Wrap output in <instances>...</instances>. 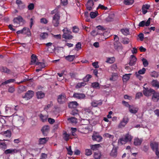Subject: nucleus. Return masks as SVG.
Here are the masks:
<instances>
[{
	"label": "nucleus",
	"instance_id": "27",
	"mask_svg": "<svg viewBox=\"0 0 159 159\" xmlns=\"http://www.w3.org/2000/svg\"><path fill=\"white\" fill-rule=\"evenodd\" d=\"M39 117L42 121L43 122H44L46 121L48 118V115H44L42 114H41L39 115Z\"/></svg>",
	"mask_w": 159,
	"mask_h": 159
},
{
	"label": "nucleus",
	"instance_id": "46",
	"mask_svg": "<svg viewBox=\"0 0 159 159\" xmlns=\"http://www.w3.org/2000/svg\"><path fill=\"white\" fill-rule=\"evenodd\" d=\"M64 34L63 35H67L68 34H70L71 33V32L68 30V29L67 28H64L62 30Z\"/></svg>",
	"mask_w": 159,
	"mask_h": 159
},
{
	"label": "nucleus",
	"instance_id": "51",
	"mask_svg": "<svg viewBox=\"0 0 159 159\" xmlns=\"http://www.w3.org/2000/svg\"><path fill=\"white\" fill-rule=\"evenodd\" d=\"M129 39L127 38H123L122 43L124 44H127L129 43Z\"/></svg>",
	"mask_w": 159,
	"mask_h": 159
},
{
	"label": "nucleus",
	"instance_id": "50",
	"mask_svg": "<svg viewBox=\"0 0 159 159\" xmlns=\"http://www.w3.org/2000/svg\"><path fill=\"white\" fill-rule=\"evenodd\" d=\"M97 12H92L90 13V16L91 18H94L97 16Z\"/></svg>",
	"mask_w": 159,
	"mask_h": 159
},
{
	"label": "nucleus",
	"instance_id": "30",
	"mask_svg": "<svg viewBox=\"0 0 159 159\" xmlns=\"http://www.w3.org/2000/svg\"><path fill=\"white\" fill-rule=\"evenodd\" d=\"M75 57V55H69L65 57L66 59L69 61H73Z\"/></svg>",
	"mask_w": 159,
	"mask_h": 159
},
{
	"label": "nucleus",
	"instance_id": "59",
	"mask_svg": "<svg viewBox=\"0 0 159 159\" xmlns=\"http://www.w3.org/2000/svg\"><path fill=\"white\" fill-rule=\"evenodd\" d=\"M142 61L143 62V64L145 67L147 66H148V63L146 59L144 58H143L142 59Z\"/></svg>",
	"mask_w": 159,
	"mask_h": 159
},
{
	"label": "nucleus",
	"instance_id": "54",
	"mask_svg": "<svg viewBox=\"0 0 159 159\" xmlns=\"http://www.w3.org/2000/svg\"><path fill=\"white\" fill-rule=\"evenodd\" d=\"M84 131H81L82 132H84V133L86 134L88 133L90 131L87 125H85V127H84Z\"/></svg>",
	"mask_w": 159,
	"mask_h": 159
},
{
	"label": "nucleus",
	"instance_id": "12",
	"mask_svg": "<svg viewBox=\"0 0 159 159\" xmlns=\"http://www.w3.org/2000/svg\"><path fill=\"white\" fill-rule=\"evenodd\" d=\"M73 97L78 99H81L84 98L85 96L83 93H75L73 94Z\"/></svg>",
	"mask_w": 159,
	"mask_h": 159
},
{
	"label": "nucleus",
	"instance_id": "62",
	"mask_svg": "<svg viewBox=\"0 0 159 159\" xmlns=\"http://www.w3.org/2000/svg\"><path fill=\"white\" fill-rule=\"evenodd\" d=\"M40 22L42 24H46L48 22V20L45 18H42L40 19Z\"/></svg>",
	"mask_w": 159,
	"mask_h": 159
},
{
	"label": "nucleus",
	"instance_id": "5",
	"mask_svg": "<svg viewBox=\"0 0 159 159\" xmlns=\"http://www.w3.org/2000/svg\"><path fill=\"white\" fill-rule=\"evenodd\" d=\"M66 96L64 94H62L58 96L57 101L60 104L66 102Z\"/></svg>",
	"mask_w": 159,
	"mask_h": 159
},
{
	"label": "nucleus",
	"instance_id": "9",
	"mask_svg": "<svg viewBox=\"0 0 159 159\" xmlns=\"http://www.w3.org/2000/svg\"><path fill=\"white\" fill-rule=\"evenodd\" d=\"M50 130V127L49 126L45 125L43 126L41 131L44 135H47V134L48 133Z\"/></svg>",
	"mask_w": 159,
	"mask_h": 159
},
{
	"label": "nucleus",
	"instance_id": "26",
	"mask_svg": "<svg viewBox=\"0 0 159 159\" xmlns=\"http://www.w3.org/2000/svg\"><path fill=\"white\" fill-rule=\"evenodd\" d=\"M131 74H125L123 76L122 80L124 82H126L130 78Z\"/></svg>",
	"mask_w": 159,
	"mask_h": 159
},
{
	"label": "nucleus",
	"instance_id": "58",
	"mask_svg": "<svg viewBox=\"0 0 159 159\" xmlns=\"http://www.w3.org/2000/svg\"><path fill=\"white\" fill-rule=\"evenodd\" d=\"M69 135L66 133H64L63 134V138L66 141H67L69 139Z\"/></svg>",
	"mask_w": 159,
	"mask_h": 159
},
{
	"label": "nucleus",
	"instance_id": "41",
	"mask_svg": "<svg viewBox=\"0 0 159 159\" xmlns=\"http://www.w3.org/2000/svg\"><path fill=\"white\" fill-rule=\"evenodd\" d=\"M86 84L85 82H82L78 83L76 86V88L77 89L79 88L82 86H84L86 85Z\"/></svg>",
	"mask_w": 159,
	"mask_h": 159
},
{
	"label": "nucleus",
	"instance_id": "48",
	"mask_svg": "<svg viewBox=\"0 0 159 159\" xmlns=\"http://www.w3.org/2000/svg\"><path fill=\"white\" fill-rule=\"evenodd\" d=\"M146 69L144 68H143L142 69L140 70L138 72L135 73L140 75H143L145 73Z\"/></svg>",
	"mask_w": 159,
	"mask_h": 159
},
{
	"label": "nucleus",
	"instance_id": "13",
	"mask_svg": "<svg viewBox=\"0 0 159 159\" xmlns=\"http://www.w3.org/2000/svg\"><path fill=\"white\" fill-rule=\"evenodd\" d=\"M152 94H153L152 97V100L155 102H157L159 100V93L156 92L154 91Z\"/></svg>",
	"mask_w": 159,
	"mask_h": 159
},
{
	"label": "nucleus",
	"instance_id": "11",
	"mask_svg": "<svg viewBox=\"0 0 159 159\" xmlns=\"http://www.w3.org/2000/svg\"><path fill=\"white\" fill-rule=\"evenodd\" d=\"M93 0H89L87 2L86 6L87 10L90 11L93 8Z\"/></svg>",
	"mask_w": 159,
	"mask_h": 159
},
{
	"label": "nucleus",
	"instance_id": "53",
	"mask_svg": "<svg viewBox=\"0 0 159 159\" xmlns=\"http://www.w3.org/2000/svg\"><path fill=\"white\" fill-rule=\"evenodd\" d=\"M7 148L6 144L5 143H0V148L3 149H5Z\"/></svg>",
	"mask_w": 159,
	"mask_h": 159
},
{
	"label": "nucleus",
	"instance_id": "63",
	"mask_svg": "<svg viewBox=\"0 0 159 159\" xmlns=\"http://www.w3.org/2000/svg\"><path fill=\"white\" fill-rule=\"evenodd\" d=\"M63 38L66 39H72L73 37L71 35H70L69 34H68L67 35H63Z\"/></svg>",
	"mask_w": 159,
	"mask_h": 159
},
{
	"label": "nucleus",
	"instance_id": "1",
	"mask_svg": "<svg viewBox=\"0 0 159 159\" xmlns=\"http://www.w3.org/2000/svg\"><path fill=\"white\" fill-rule=\"evenodd\" d=\"M133 139V137L128 133L126 134L124 138H122L119 139L118 141L119 144H123L128 142H130Z\"/></svg>",
	"mask_w": 159,
	"mask_h": 159
},
{
	"label": "nucleus",
	"instance_id": "10",
	"mask_svg": "<svg viewBox=\"0 0 159 159\" xmlns=\"http://www.w3.org/2000/svg\"><path fill=\"white\" fill-rule=\"evenodd\" d=\"M112 145L113 147L110 153V155L112 157H115L117 156V147H115L113 144Z\"/></svg>",
	"mask_w": 159,
	"mask_h": 159
},
{
	"label": "nucleus",
	"instance_id": "34",
	"mask_svg": "<svg viewBox=\"0 0 159 159\" xmlns=\"http://www.w3.org/2000/svg\"><path fill=\"white\" fill-rule=\"evenodd\" d=\"M100 147L101 146L99 144H97L91 145L90 147L91 149L93 150H98Z\"/></svg>",
	"mask_w": 159,
	"mask_h": 159
},
{
	"label": "nucleus",
	"instance_id": "4",
	"mask_svg": "<svg viewBox=\"0 0 159 159\" xmlns=\"http://www.w3.org/2000/svg\"><path fill=\"white\" fill-rule=\"evenodd\" d=\"M129 120V119L128 117L127 116H125L119 124L118 127L119 128L124 127L128 123Z\"/></svg>",
	"mask_w": 159,
	"mask_h": 159
},
{
	"label": "nucleus",
	"instance_id": "47",
	"mask_svg": "<svg viewBox=\"0 0 159 159\" xmlns=\"http://www.w3.org/2000/svg\"><path fill=\"white\" fill-rule=\"evenodd\" d=\"M68 120L72 123H76L77 122V119L74 117H71L70 118H68Z\"/></svg>",
	"mask_w": 159,
	"mask_h": 159
},
{
	"label": "nucleus",
	"instance_id": "2",
	"mask_svg": "<svg viewBox=\"0 0 159 159\" xmlns=\"http://www.w3.org/2000/svg\"><path fill=\"white\" fill-rule=\"evenodd\" d=\"M60 16L59 14L58 13H56L53 16L52 18V23L55 27H57L59 24V20Z\"/></svg>",
	"mask_w": 159,
	"mask_h": 159
},
{
	"label": "nucleus",
	"instance_id": "56",
	"mask_svg": "<svg viewBox=\"0 0 159 159\" xmlns=\"http://www.w3.org/2000/svg\"><path fill=\"white\" fill-rule=\"evenodd\" d=\"M104 136L106 138H108L111 139H113L114 138L113 135L110 134L108 133H105L104 134Z\"/></svg>",
	"mask_w": 159,
	"mask_h": 159
},
{
	"label": "nucleus",
	"instance_id": "7",
	"mask_svg": "<svg viewBox=\"0 0 159 159\" xmlns=\"http://www.w3.org/2000/svg\"><path fill=\"white\" fill-rule=\"evenodd\" d=\"M34 95V92L33 91L29 90L25 93L23 98H25L27 100H28L31 98Z\"/></svg>",
	"mask_w": 159,
	"mask_h": 159
},
{
	"label": "nucleus",
	"instance_id": "52",
	"mask_svg": "<svg viewBox=\"0 0 159 159\" xmlns=\"http://www.w3.org/2000/svg\"><path fill=\"white\" fill-rule=\"evenodd\" d=\"M92 154V152L90 149H85V154L87 156L91 155Z\"/></svg>",
	"mask_w": 159,
	"mask_h": 159
},
{
	"label": "nucleus",
	"instance_id": "45",
	"mask_svg": "<svg viewBox=\"0 0 159 159\" xmlns=\"http://www.w3.org/2000/svg\"><path fill=\"white\" fill-rule=\"evenodd\" d=\"M134 0H124V2L125 4L130 5L132 4L134 2Z\"/></svg>",
	"mask_w": 159,
	"mask_h": 159
},
{
	"label": "nucleus",
	"instance_id": "16",
	"mask_svg": "<svg viewBox=\"0 0 159 159\" xmlns=\"http://www.w3.org/2000/svg\"><path fill=\"white\" fill-rule=\"evenodd\" d=\"M150 146L153 151H156L158 149L159 144L157 142H153L150 143Z\"/></svg>",
	"mask_w": 159,
	"mask_h": 159
},
{
	"label": "nucleus",
	"instance_id": "18",
	"mask_svg": "<svg viewBox=\"0 0 159 159\" xmlns=\"http://www.w3.org/2000/svg\"><path fill=\"white\" fill-rule=\"evenodd\" d=\"M142 141V139L136 137L134 139V144L136 146H139L141 145Z\"/></svg>",
	"mask_w": 159,
	"mask_h": 159
},
{
	"label": "nucleus",
	"instance_id": "35",
	"mask_svg": "<svg viewBox=\"0 0 159 159\" xmlns=\"http://www.w3.org/2000/svg\"><path fill=\"white\" fill-rule=\"evenodd\" d=\"M121 32L125 35H127L129 34V30L127 28L121 29Z\"/></svg>",
	"mask_w": 159,
	"mask_h": 159
},
{
	"label": "nucleus",
	"instance_id": "60",
	"mask_svg": "<svg viewBox=\"0 0 159 159\" xmlns=\"http://www.w3.org/2000/svg\"><path fill=\"white\" fill-rule=\"evenodd\" d=\"M79 31V28L76 26H74L73 27V32L75 33H77Z\"/></svg>",
	"mask_w": 159,
	"mask_h": 159
},
{
	"label": "nucleus",
	"instance_id": "36",
	"mask_svg": "<svg viewBox=\"0 0 159 159\" xmlns=\"http://www.w3.org/2000/svg\"><path fill=\"white\" fill-rule=\"evenodd\" d=\"M23 29H25L24 30H23V34H27L28 35H30L31 33L29 28L26 27H24Z\"/></svg>",
	"mask_w": 159,
	"mask_h": 159
},
{
	"label": "nucleus",
	"instance_id": "39",
	"mask_svg": "<svg viewBox=\"0 0 159 159\" xmlns=\"http://www.w3.org/2000/svg\"><path fill=\"white\" fill-rule=\"evenodd\" d=\"M101 154L99 152H95L94 154V157L95 159H99L101 157Z\"/></svg>",
	"mask_w": 159,
	"mask_h": 159
},
{
	"label": "nucleus",
	"instance_id": "43",
	"mask_svg": "<svg viewBox=\"0 0 159 159\" xmlns=\"http://www.w3.org/2000/svg\"><path fill=\"white\" fill-rule=\"evenodd\" d=\"M15 81V80L14 79H11L9 80H7L5 81V82H2V83L1 85H4V84H8L11 83H12L14 82Z\"/></svg>",
	"mask_w": 159,
	"mask_h": 159
},
{
	"label": "nucleus",
	"instance_id": "17",
	"mask_svg": "<svg viewBox=\"0 0 159 159\" xmlns=\"http://www.w3.org/2000/svg\"><path fill=\"white\" fill-rule=\"evenodd\" d=\"M23 19L22 17L20 16H19L18 17L15 18L13 20V22L15 24H20L21 22H22Z\"/></svg>",
	"mask_w": 159,
	"mask_h": 159
},
{
	"label": "nucleus",
	"instance_id": "44",
	"mask_svg": "<svg viewBox=\"0 0 159 159\" xmlns=\"http://www.w3.org/2000/svg\"><path fill=\"white\" fill-rule=\"evenodd\" d=\"M101 34H102V33H99V32H98L96 29L95 30L92 31L91 33V35L93 36H95L97 35Z\"/></svg>",
	"mask_w": 159,
	"mask_h": 159
},
{
	"label": "nucleus",
	"instance_id": "33",
	"mask_svg": "<svg viewBox=\"0 0 159 159\" xmlns=\"http://www.w3.org/2000/svg\"><path fill=\"white\" fill-rule=\"evenodd\" d=\"M115 61V58L114 57L107 58L106 61V62L110 64L113 63Z\"/></svg>",
	"mask_w": 159,
	"mask_h": 159
},
{
	"label": "nucleus",
	"instance_id": "61",
	"mask_svg": "<svg viewBox=\"0 0 159 159\" xmlns=\"http://www.w3.org/2000/svg\"><path fill=\"white\" fill-rule=\"evenodd\" d=\"M143 96V94L141 92L137 93L136 95L135 98L136 99H139Z\"/></svg>",
	"mask_w": 159,
	"mask_h": 159
},
{
	"label": "nucleus",
	"instance_id": "57",
	"mask_svg": "<svg viewBox=\"0 0 159 159\" xmlns=\"http://www.w3.org/2000/svg\"><path fill=\"white\" fill-rule=\"evenodd\" d=\"M158 73L155 71H153L151 73V75L152 77L157 78L158 76Z\"/></svg>",
	"mask_w": 159,
	"mask_h": 159
},
{
	"label": "nucleus",
	"instance_id": "23",
	"mask_svg": "<svg viewBox=\"0 0 159 159\" xmlns=\"http://www.w3.org/2000/svg\"><path fill=\"white\" fill-rule=\"evenodd\" d=\"M102 104V101L100 100L98 101H93L91 102V105L93 107H96L98 105H101Z\"/></svg>",
	"mask_w": 159,
	"mask_h": 159
},
{
	"label": "nucleus",
	"instance_id": "49",
	"mask_svg": "<svg viewBox=\"0 0 159 159\" xmlns=\"http://www.w3.org/2000/svg\"><path fill=\"white\" fill-rule=\"evenodd\" d=\"M68 151V154L70 156L72 155L73 154V152L71 150V146H69L68 148H66Z\"/></svg>",
	"mask_w": 159,
	"mask_h": 159
},
{
	"label": "nucleus",
	"instance_id": "3",
	"mask_svg": "<svg viewBox=\"0 0 159 159\" xmlns=\"http://www.w3.org/2000/svg\"><path fill=\"white\" fill-rule=\"evenodd\" d=\"M16 118L17 120L16 122V124L18 127L22 126L25 121V119L23 116H17L16 115Z\"/></svg>",
	"mask_w": 159,
	"mask_h": 159
},
{
	"label": "nucleus",
	"instance_id": "19",
	"mask_svg": "<svg viewBox=\"0 0 159 159\" xmlns=\"http://www.w3.org/2000/svg\"><path fill=\"white\" fill-rule=\"evenodd\" d=\"M16 2L20 9H23L25 8V6L24 4L20 0H16Z\"/></svg>",
	"mask_w": 159,
	"mask_h": 159
},
{
	"label": "nucleus",
	"instance_id": "42",
	"mask_svg": "<svg viewBox=\"0 0 159 159\" xmlns=\"http://www.w3.org/2000/svg\"><path fill=\"white\" fill-rule=\"evenodd\" d=\"M91 86L95 89H99V84L97 82H93L92 83Z\"/></svg>",
	"mask_w": 159,
	"mask_h": 159
},
{
	"label": "nucleus",
	"instance_id": "38",
	"mask_svg": "<svg viewBox=\"0 0 159 159\" xmlns=\"http://www.w3.org/2000/svg\"><path fill=\"white\" fill-rule=\"evenodd\" d=\"M0 70L2 72L8 74L10 72V70L9 69L4 67H1Z\"/></svg>",
	"mask_w": 159,
	"mask_h": 159
},
{
	"label": "nucleus",
	"instance_id": "15",
	"mask_svg": "<svg viewBox=\"0 0 159 159\" xmlns=\"http://www.w3.org/2000/svg\"><path fill=\"white\" fill-rule=\"evenodd\" d=\"M137 60V58L134 55H131L130 57L129 65L130 66H133L135 64Z\"/></svg>",
	"mask_w": 159,
	"mask_h": 159
},
{
	"label": "nucleus",
	"instance_id": "24",
	"mask_svg": "<svg viewBox=\"0 0 159 159\" xmlns=\"http://www.w3.org/2000/svg\"><path fill=\"white\" fill-rule=\"evenodd\" d=\"M78 105V104L76 101L71 102L69 104V107L71 108H74Z\"/></svg>",
	"mask_w": 159,
	"mask_h": 159
},
{
	"label": "nucleus",
	"instance_id": "6",
	"mask_svg": "<svg viewBox=\"0 0 159 159\" xmlns=\"http://www.w3.org/2000/svg\"><path fill=\"white\" fill-rule=\"evenodd\" d=\"M143 88L144 89L143 91V94L145 96H149L151 95L154 91L153 89H145L144 87H143Z\"/></svg>",
	"mask_w": 159,
	"mask_h": 159
},
{
	"label": "nucleus",
	"instance_id": "40",
	"mask_svg": "<svg viewBox=\"0 0 159 159\" xmlns=\"http://www.w3.org/2000/svg\"><path fill=\"white\" fill-rule=\"evenodd\" d=\"M118 75L116 73H113L112 75V76L110 78V80L111 81H115L118 78Z\"/></svg>",
	"mask_w": 159,
	"mask_h": 159
},
{
	"label": "nucleus",
	"instance_id": "21",
	"mask_svg": "<svg viewBox=\"0 0 159 159\" xmlns=\"http://www.w3.org/2000/svg\"><path fill=\"white\" fill-rule=\"evenodd\" d=\"M138 109L137 107H135L133 106H129V112L134 114H135L138 111Z\"/></svg>",
	"mask_w": 159,
	"mask_h": 159
},
{
	"label": "nucleus",
	"instance_id": "25",
	"mask_svg": "<svg viewBox=\"0 0 159 159\" xmlns=\"http://www.w3.org/2000/svg\"><path fill=\"white\" fill-rule=\"evenodd\" d=\"M150 6L148 4L143 5L142 7V11L143 14H145L147 12V10L149 9Z\"/></svg>",
	"mask_w": 159,
	"mask_h": 159
},
{
	"label": "nucleus",
	"instance_id": "37",
	"mask_svg": "<svg viewBox=\"0 0 159 159\" xmlns=\"http://www.w3.org/2000/svg\"><path fill=\"white\" fill-rule=\"evenodd\" d=\"M37 96L38 98H42L44 96V94L41 91H39L37 93Z\"/></svg>",
	"mask_w": 159,
	"mask_h": 159
},
{
	"label": "nucleus",
	"instance_id": "14",
	"mask_svg": "<svg viewBox=\"0 0 159 159\" xmlns=\"http://www.w3.org/2000/svg\"><path fill=\"white\" fill-rule=\"evenodd\" d=\"M92 138L93 140L98 142L101 141L102 139V137L97 134H94L92 136Z\"/></svg>",
	"mask_w": 159,
	"mask_h": 159
},
{
	"label": "nucleus",
	"instance_id": "64",
	"mask_svg": "<svg viewBox=\"0 0 159 159\" xmlns=\"http://www.w3.org/2000/svg\"><path fill=\"white\" fill-rule=\"evenodd\" d=\"M98 8H101L102 10H106L107 9V7L100 4L99 5L98 7L97 8V9H98Z\"/></svg>",
	"mask_w": 159,
	"mask_h": 159
},
{
	"label": "nucleus",
	"instance_id": "32",
	"mask_svg": "<svg viewBox=\"0 0 159 159\" xmlns=\"http://www.w3.org/2000/svg\"><path fill=\"white\" fill-rule=\"evenodd\" d=\"M152 86L157 89L159 88V83L156 80H153L152 83Z\"/></svg>",
	"mask_w": 159,
	"mask_h": 159
},
{
	"label": "nucleus",
	"instance_id": "8",
	"mask_svg": "<svg viewBox=\"0 0 159 159\" xmlns=\"http://www.w3.org/2000/svg\"><path fill=\"white\" fill-rule=\"evenodd\" d=\"M19 151V150L16 149L10 148L4 151V153L6 154H14Z\"/></svg>",
	"mask_w": 159,
	"mask_h": 159
},
{
	"label": "nucleus",
	"instance_id": "20",
	"mask_svg": "<svg viewBox=\"0 0 159 159\" xmlns=\"http://www.w3.org/2000/svg\"><path fill=\"white\" fill-rule=\"evenodd\" d=\"M37 59V57L34 54H33L31 56V64H39L37 62H36Z\"/></svg>",
	"mask_w": 159,
	"mask_h": 159
},
{
	"label": "nucleus",
	"instance_id": "29",
	"mask_svg": "<svg viewBox=\"0 0 159 159\" xmlns=\"http://www.w3.org/2000/svg\"><path fill=\"white\" fill-rule=\"evenodd\" d=\"M48 34L46 32L41 33L40 35V39H44L48 38Z\"/></svg>",
	"mask_w": 159,
	"mask_h": 159
},
{
	"label": "nucleus",
	"instance_id": "28",
	"mask_svg": "<svg viewBox=\"0 0 159 159\" xmlns=\"http://www.w3.org/2000/svg\"><path fill=\"white\" fill-rule=\"evenodd\" d=\"M52 43H48L46 44V45L48 47V51L50 52H52L53 51V49H54V47L53 46V49H52L53 48H52Z\"/></svg>",
	"mask_w": 159,
	"mask_h": 159
},
{
	"label": "nucleus",
	"instance_id": "22",
	"mask_svg": "<svg viewBox=\"0 0 159 159\" xmlns=\"http://www.w3.org/2000/svg\"><path fill=\"white\" fill-rule=\"evenodd\" d=\"M48 140V138H41L39 139V143L40 144H44Z\"/></svg>",
	"mask_w": 159,
	"mask_h": 159
},
{
	"label": "nucleus",
	"instance_id": "55",
	"mask_svg": "<svg viewBox=\"0 0 159 159\" xmlns=\"http://www.w3.org/2000/svg\"><path fill=\"white\" fill-rule=\"evenodd\" d=\"M96 29L98 31V30H99V31H101V32H103L105 30V29H104V28L103 27L101 26V25H99L97 26Z\"/></svg>",
	"mask_w": 159,
	"mask_h": 159
},
{
	"label": "nucleus",
	"instance_id": "31",
	"mask_svg": "<svg viewBox=\"0 0 159 159\" xmlns=\"http://www.w3.org/2000/svg\"><path fill=\"white\" fill-rule=\"evenodd\" d=\"M2 134L6 137H10L11 136V132L10 130H8L2 133Z\"/></svg>",
	"mask_w": 159,
	"mask_h": 159
}]
</instances>
